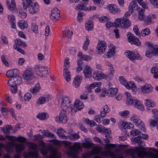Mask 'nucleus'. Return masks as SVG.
I'll return each instance as SVG.
<instances>
[{
	"instance_id": "nucleus-43",
	"label": "nucleus",
	"mask_w": 158,
	"mask_h": 158,
	"mask_svg": "<svg viewBox=\"0 0 158 158\" xmlns=\"http://www.w3.org/2000/svg\"><path fill=\"white\" fill-rule=\"evenodd\" d=\"M127 88H130L132 90H135L136 89V87L135 83L132 81L127 82V84L125 86Z\"/></svg>"
},
{
	"instance_id": "nucleus-36",
	"label": "nucleus",
	"mask_w": 158,
	"mask_h": 158,
	"mask_svg": "<svg viewBox=\"0 0 158 158\" xmlns=\"http://www.w3.org/2000/svg\"><path fill=\"white\" fill-rule=\"evenodd\" d=\"M27 154L28 156L33 158H37L38 156L37 150H34L33 151H30L28 152Z\"/></svg>"
},
{
	"instance_id": "nucleus-60",
	"label": "nucleus",
	"mask_w": 158,
	"mask_h": 158,
	"mask_svg": "<svg viewBox=\"0 0 158 158\" xmlns=\"http://www.w3.org/2000/svg\"><path fill=\"white\" fill-rule=\"evenodd\" d=\"M108 18L106 16H102L99 18V21L102 23H105L109 21Z\"/></svg>"
},
{
	"instance_id": "nucleus-15",
	"label": "nucleus",
	"mask_w": 158,
	"mask_h": 158,
	"mask_svg": "<svg viewBox=\"0 0 158 158\" xmlns=\"http://www.w3.org/2000/svg\"><path fill=\"white\" fill-rule=\"evenodd\" d=\"M67 110L62 109L59 116V121L62 123H65L67 121L68 118L66 116V111Z\"/></svg>"
},
{
	"instance_id": "nucleus-10",
	"label": "nucleus",
	"mask_w": 158,
	"mask_h": 158,
	"mask_svg": "<svg viewBox=\"0 0 158 158\" xmlns=\"http://www.w3.org/2000/svg\"><path fill=\"white\" fill-rule=\"evenodd\" d=\"M34 73L31 68L27 69L23 74V77L24 80L28 81L31 80L33 78Z\"/></svg>"
},
{
	"instance_id": "nucleus-26",
	"label": "nucleus",
	"mask_w": 158,
	"mask_h": 158,
	"mask_svg": "<svg viewBox=\"0 0 158 158\" xmlns=\"http://www.w3.org/2000/svg\"><path fill=\"white\" fill-rule=\"evenodd\" d=\"M115 48L113 47L111 49H110L108 52H106L104 55L105 58H110L112 56H113L115 53Z\"/></svg>"
},
{
	"instance_id": "nucleus-19",
	"label": "nucleus",
	"mask_w": 158,
	"mask_h": 158,
	"mask_svg": "<svg viewBox=\"0 0 158 158\" xmlns=\"http://www.w3.org/2000/svg\"><path fill=\"white\" fill-rule=\"evenodd\" d=\"M152 88L151 85L148 84H146L143 86L141 88L142 91L144 93H149L151 92Z\"/></svg>"
},
{
	"instance_id": "nucleus-4",
	"label": "nucleus",
	"mask_w": 158,
	"mask_h": 158,
	"mask_svg": "<svg viewBox=\"0 0 158 158\" xmlns=\"http://www.w3.org/2000/svg\"><path fill=\"white\" fill-rule=\"evenodd\" d=\"M21 82L22 78L20 77H14L9 80L7 84L8 86L12 88L10 89V91L12 93H15L17 92L18 89L17 86Z\"/></svg>"
},
{
	"instance_id": "nucleus-17",
	"label": "nucleus",
	"mask_w": 158,
	"mask_h": 158,
	"mask_svg": "<svg viewBox=\"0 0 158 158\" xmlns=\"http://www.w3.org/2000/svg\"><path fill=\"white\" fill-rule=\"evenodd\" d=\"M83 73L85 77L89 78L91 77L92 70L91 67L88 65H85L83 66Z\"/></svg>"
},
{
	"instance_id": "nucleus-45",
	"label": "nucleus",
	"mask_w": 158,
	"mask_h": 158,
	"mask_svg": "<svg viewBox=\"0 0 158 158\" xmlns=\"http://www.w3.org/2000/svg\"><path fill=\"white\" fill-rule=\"evenodd\" d=\"M89 44V41L88 38V36H87L86 37V40L85 43L84 44L83 48L85 51H86L88 49V47Z\"/></svg>"
},
{
	"instance_id": "nucleus-24",
	"label": "nucleus",
	"mask_w": 158,
	"mask_h": 158,
	"mask_svg": "<svg viewBox=\"0 0 158 158\" xmlns=\"http://www.w3.org/2000/svg\"><path fill=\"white\" fill-rule=\"evenodd\" d=\"M134 124L137 127H139L140 128L142 131H145L146 129L144 127L145 125L142 121L139 118Z\"/></svg>"
},
{
	"instance_id": "nucleus-39",
	"label": "nucleus",
	"mask_w": 158,
	"mask_h": 158,
	"mask_svg": "<svg viewBox=\"0 0 158 158\" xmlns=\"http://www.w3.org/2000/svg\"><path fill=\"white\" fill-rule=\"evenodd\" d=\"M144 9H141L139 10L138 14V18L139 20H143L145 18V15H144Z\"/></svg>"
},
{
	"instance_id": "nucleus-50",
	"label": "nucleus",
	"mask_w": 158,
	"mask_h": 158,
	"mask_svg": "<svg viewBox=\"0 0 158 158\" xmlns=\"http://www.w3.org/2000/svg\"><path fill=\"white\" fill-rule=\"evenodd\" d=\"M42 133L43 135L47 137H53L54 134L50 132L48 130H44L42 132Z\"/></svg>"
},
{
	"instance_id": "nucleus-49",
	"label": "nucleus",
	"mask_w": 158,
	"mask_h": 158,
	"mask_svg": "<svg viewBox=\"0 0 158 158\" xmlns=\"http://www.w3.org/2000/svg\"><path fill=\"white\" fill-rule=\"evenodd\" d=\"M158 124V117L155 118L154 119H151L150 121V124L151 126L153 127L156 126Z\"/></svg>"
},
{
	"instance_id": "nucleus-30",
	"label": "nucleus",
	"mask_w": 158,
	"mask_h": 158,
	"mask_svg": "<svg viewBox=\"0 0 158 158\" xmlns=\"http://www.w3.org/2000/svg\"><path fill=\"white\" fill-rule=\"evenodd\" d=\"M16 148V152L18 153H20L24 149V146L23 144L14 143Z\"/></svg>"
},
{
	"instance_id": "nucleus-23",
	"label": "nucleus",
	"mask_w": 158,
	"mask_h": 158,
	"mask_svg": "<svg viewBox=\"0 0 158 158\" xmlns=\"http://www.w3.org/2000/svg\"><path fill=\"white\" fill-rule=\"evenodd\" d=\"M101 155L104 157L110 156L112 158H114L116 157L115 154L112 152L110 150L104 151L102 152Z\"/></svg>"
},
{
	"instance_id": "nucleus-61",
	"label": "nucleus",
	"mask_w": 158,
	"mask_h": 158,
	"mask_svg": "<svg viewBox=\"0 0 158 158\" xmlns=\"http://www.w3.org/2000/svg\"><path fill=\"white\" fill-rule=\"evenodd\" d=\"M31 95L30 93H26L24 96V100L25 101H28L31 98Z\"/></svg>"
},
{
	"instance_id": "nucleus-31",
	"label": "nucleus",
	"mask_w": 158,
	"mask_h": 158,
	"mask_svg": "<svg viewBox=\"0 0 158 158\" xmlns=\"http://www.w3.org/2000/svg\"><path fill=\"white\" fill-rule=\"evenodd\" d=\"M12 128V127L11 125H7L4 127L1 128L2 131L5 134H9L10 133V130Z\"/></svg>"
},
{
	"instance_id": "nucleus-2",
	"label": "nucleus",
	"mask_w": 158,
	"mask_h": 158,
	"mask_svg": "<svg viewBox=\"0 0 158 158\" xmlns=\"http://www.w3.org/2000/svg\"><path fill=\"white\" fill-rule=\"evenodd\" d=\"M130 16V14L126 12L122 18H118L115 20V28L119 27L123 28H127L131 25V22L127 19Z\"/></svg>"
},
{
	"instance_id": "nucleus-28",
	"label": "nucleus",
	"mask_w": 158,
	"mask_h": 158,
	"mask_svg": "<svg viewBox=\"0 0 158 158\" xmlns=\"http://www.w3.org/2000/svg\"><path fill=\"white\" fill-rule=\"evenodd\" d=\"M18 24L19 27L22 30H23L28 27L27 22L24 20H20Z\"/></svg>"
},
{
	"instance_id": "nucleus-47",
	"label": "nucleus",
	"mask_w": 158,
	"mask_h": 158,
	"mask_svg": "<svg viewBox=\"0 0 158 158\" xmlns=\"http://www.w3.org/2000/svg\"><path fill=\"white\" fill-rule=\"evenodd\" d=\"M14 146V143L12 142H10L6 146L5 148L9 152H11L12 151V147Z\"/></svg>"
},
{
	"instance_id": "nucleus-59",
	"label": "nucleus",
	"mask_w": 158,
	"mask_h": 158,
	"mask_svg": "<svg viewBox=\"0 0 158 158\" xmlns=\"http://www.w3.org/2000/svg\"><path fill=\"white\" fill-rule=\"evenodd\" d=\"M91 59V57L87 55H83L81 57H80V60L87 61L90 60Z\"/></svg>"
},
{
	"instance_id": "nucleus-63",
	"label": "nucleus",
	"mask_w": 158,
	"mask_h": 158,
	"mask_svg": "<svg viewBox=\"0 0 158 158\" xmlns=\"http://www.w3.org/2000/svg\"><path fill=\"white\" fill-rule=\"evenodd\" d=\"M37 145L34 143H31L29 146V148L31 150H36Z\"/></svg>"
},
{
	"instance_id": "nucleus-40",
	"label": "nucleus",
	"mask_w": 158,
	"mask_h": 158,
	"mask_svg": "<svg viewBox=\"0 0 158 158\" xmlns=\"http://www.w3.org/2000/svg\"><path fill=\"white\" fill-rule=\"evenodd\" d=\"M150 33V31L149 29L148 28H146L143 29L140 32V36L144 37L146 35H149Z\"/></svg>"
},
{
	"instance_id": "nucleus-8",
	"label": "nucleus",
	"mask_w": 158,
	"mask_h": 158,
	"mask_svg": "<svg viewBox=\"0 0 158 158\" xmlns=\"http://www.w3.org/2000/svg\"><path fill=\"white\" fill-rule=\"evenodd\" d=\"M125 55L131 61L136 60H141L142 58L137 52L127 51L125 52Z\"/></svg>"
},
{
	"instance_id": "nucleus-18",
	"label": "nucleus",
	"mask_w": 158,
	"mask_h": 158,
	"mask_svg": "<svg viewBox=\"0 0 158 158\" xmlns=\"http://www.w3.org/2000/svg\"><path fill=\"white\" fill-rule=\"evenodd\" d=\"M19 74V71L16 69H11L7 72L6 76L8 77H19L17 76Z\"/></svg>"
},
{
	"instance_id": "nucleus-48",
	"label": "nucleus",
	"mask_w": 158,
	"mask_h": 158,
	"mask_svg": "<svg viewBox=\"0 0 158 158\" xmlns=\"http://www.w3.org/2000/svg\"><path fill=\"white\" fill-rule=\"evenodd\" d=\"M48 101L45 98L40 97L37 99V102L38 104H42Z\"/></svg>"
},
{
	"instance_id": "nucleus-14",
	"label": "nucleus",
	"mask_w": 158,
	"mask_h": 158,
	"mask_svg": "<svg viewBox=\"0 0 158 158\" xmlns=\"http://www.w3.org/2000/svg\"><path fill=\"white\" fill-rule=\"evenodd\" d=\"M60 11L57 8H54L51 11L50 18L52 20H58L60 17Z\"/></svg>"
},
{
	"instance_id": "nucleus-44",
	"label": "nucleus",
	"mask_w": 158,
	"mask_h": 158,
	"mask_svg": "<svg viewBox=\"0 0 158 158\" xmlns=\"http://www.w3.org/2000/svg\"><path fill=\"white\" fill-rule=\"evenodd\" d=\"M75 9L77 10H82L84 11H86L89 10L88 7H85V5L82 4L78 5L75 7Z\"/></svg>"
},
{
	"instance_id": "nucleus-27",
	"label": "nucleus",
	"mask_w": 158,
	"mask_h": 158,
	"mask_svg": "<svg viewBox=\"0 0 158 158\" xmlns=\"http://www.w3.org/2000/svg\"><path fill=\"white\" fill-rule=\"evenodd\" d=\"M23 1V8L24 9H26L27 8L32 5L34 4L33 3L32 0H22Z\"/></svg>"
},
{
	"instance_id": "nucleus-51",
	"label": "nucleus",
	"mask_w": 158,
	"mask_h": 158,
	"mask_svg": "<svg viewBox=\"0 0 158 158\" xmlns=\"http://www.w3.org/2000/svg\"><path fill=\"white\" fill-rule=\"evenodd\" d=\"M145 105L148 107H154L155 105L154 103L152 102H151L150 100L146 99L145 100Z\"/></svg>"
},
{
	"instance_id": "nucleus-42",
	"label": "nucleus",
	"mask_w": 158,
	"mask_h": 158,
	"mask_svg": "<svg viewBox=\"0 0 158 158\" xmlns=\"http://www.w3.org/2000/svg\"><path fill=\"white\" fill-rule=\"evenodd\" d=\"M1 60L2 63L5 66L7 67L9 66V63L5 55H2L1 56Z\"/></svg>"
},
{
	"instance_id": "nucleus-12",
	"label": "nucleus",
	"mask_w": 158,
	"mask_h": 158,
	"mask_svg": "<svg viewBox=\"0 0 158 158\" xmlns=\"http://www.w3.org/2000/svg\"><path fill=\"white\" fill-rule=\"evenodd\" d=\"M106 47V45L105 42L100 41L96 47L98 53L100 54L104 53L105 52Z\"/></svg>"
},
{
	"instance_id": "nucleus-52",
	"label": "nucleus",
	"mask_w": 158,
	"mask_h": 158,
	"mask_svg": "<svg viewBox=\"0 0 158 158\" xmlns=\"http://www.w3.org/2000/svg\"><path fill=\"white\" fill-rule=\"evenodd\" d=\"M73 32L70 30H67L63 34L64 37H66L68 38H70L72 35Z\"/></svg>"
},
{
	"instance_id": "nucleus-37",
	"label": "nucleus",
	"mask_w": 158,
	"mask_h": 158,
	"mask_svg": "<svg viewBox=\"0 0 158 158\" xmlns=\"http://www.w3.org/2000/svg\"><path fill=\"white\" fill-rule=\"evenodd\" d=\"M15 44L16 46L18 45L20 46L25 47L27 46L25 42L22 41L20 39H17L15 40Z\"/></svg>"
},
{
	"instance_id": "nucleus-64",
	"label": "nucleus",
	"mask_w": 158,
	"mask_h": 158,
	"mask_svg": "<svg viewBox=\"0 0 158 158\" xmlns=\"http://www.w3.org/2000/svg\"><path fill=\"white\" fill-rule=\"evenodd\" d=\"M129 114V111L128 110H124L119 112V115L122 117H125Z\"/></svg>"
},
{
	"instance_id": "nucleus-34",
	"label": "nucleus",
	"mask_w": 158,
	"mask_h": 158,
	"mask_svg": "<svg viewBox=\"0 0 158 158\" xmlns=\"http://www.w3.org/2000/svg\"><path fill=\"white\" fill-rule=\"evenodd\" d=\"M106 137H108L106 136ZM104 140L106 141V144L105 145L106 148L108 150L110 149L111 148H113L116 146V145L114 144H108L110 141L109 139L107 137L105 139H104Z\"/></svg>"
},
{
	"instance_id": "nucleus-5",
	"label": "nucleus",
	"mask_w": 158,
	"mask_h": 158,
	"mask_svg": "<svg viewBox=\"0 0 158 158\" xmlns=\"http://www.w3.org/2000/svg\"><path fill=\"white\" fill-rule=\"evenodd\" d=\"M71 101L68 96H64L62 98L61 108L62 109L70 110L71 112H75V107L73 105L71 106Z\"/></svg>"
},
{
	"instance_id": "nucleus-21",
	"label": "nucleus",
	"mask_w": 158,
	"mask_h": 158,
	"mask_svg": "<svg viewBox=\"0 0 158 158\" xmlns=\"http://www.w3.org/2000/svg\"><path fill=\"white\" fill-rule=\"evenodd\" d=\"M137 6V3L135 2H132L130 4L128 11L127 12H128V13L130 14V15L134 11V9H137L136 6Z\"/></svg>"
},
{
	"instance_id": "nucleus-58",
	"label": "nucleus",
	"mask_w": 158,
	"mask_h": 158,
	"mask_svg": "<svg viewBox=\"0 0 158 158\" xmlns=\"http://www.w3.org/2000/svg\"><path fill=\"white\" fill-rule=\"evenodd\" d=\"M46 114L45 113L38 114L36 116V117L40 119H45L46 117Z\"/></svg>"
},
{
	"instance_id": "nucleus-38",
	"label": "nucleus",
	"mask_w": 158,
	"mask_h": 158,
	"mask_svg": "<svg viewBox=\"0 0 158 158\" xmlns=\"http://www.w3.org/2000/svg\"><path fill=\"white\" fill-rule=\"evenodd\" d=\"M85 28L89 31H91L93 28V23L90 21L87 22L85 25Z\"/></svg>"
},
{
	"instance_id": "nucleus-22",
	"label": "nucleus",
	"mask_w": 158,
	"mask_h": 158,
	"mask_svg": "<svg viewBox=\"0 0 158 158\" xmlns=\"http://www.w3.org/2000/svg\"><path fill=\"white\" fill-rule=\"evenodd\" d=\"M68 69H64L63 72V77L67 82H69L71 79V73Z\"/></svg>"
},
{
	"instance_id": "nucleus-1",
	"label": "nucleus",
	"mask_w": 158,
	"mask_h": 158,
	"mask_svg": "<svg viewBox=\"0 0 158 158\" xmlns=\"http://www.w3.org/2000/svg\"><path fill=\"white\" fill-rule=\"evenodd\" d=\"M41 145L42 148L40 150L42 154L44 155H46L49 152L51 156L47 157V158H60L61 156L60 153L58 152L57 148L52 147H48L45 145L44 143L41 142Z\"/></svg>"
},
{
	"instance_id": "nucleus-6",
	"label": "nucleus",
	"mask_w": 158,
	"mask_h": 158,
	"mask_svg": "<svg viewBox=\"0 0 158 158\" xmlns=\"http://www.w3.org/2000/svg\"><path fill=\"white\" fill-rule=\"evenodd\" d=\"M69 149L67 154L70 156L76 157L78 151L81 150V147L79 143L76 142L73 145L70 146Z\"/></svg>"
},
{
	"instance_id": "nucleus-56",
	"label": "nucleus",
	"mask_w": 158,
	"mask_h": 158,
	"mask_svg": "<svg viewBox=\"0 0 158 158\" xmlns=\"http://www.w3.org/2000/svg\"><path fill=\"white\" fill-rule=\"evenodd\" d=\"M141 133V132L137 129L132 130L131 131V134L133 136L140 135Z\"/></svg>"
},
{
	"instance_id": "nucleus-11",
	"label": "nucleus",
	"mask_w": 158,
	"mask_h": 158,
	"mask_svg": "<svg viewBox=\"0 0 158 158\" xmlns=\"http://www.w3.org/2000/svg\"><path fill=\"white\" fill-rule=\"evenodd\" d=\"M92 76L93 78L96 80L108 78L107 76L100 71H94L93 73Z\"/></svg>"
},
{
	"instance_id": "nucleus-32",
	"label": "nucleus",
	"mask_w": 158,
	"mask_h": 158,
	"mask_svg": "<svg viewBox=\"0 0 158 158\" xmlns=\"http://www.w3.org/2000/svg\"><path fill=\"white\" fill-rule=\"evenodd\" d=\"M97 130L99 131L103 132L106 133L105 136H107V135H109L111 133L110 131H108L106 129H105L104 127H103L101 126H100L99 127H97Z\"/></svg>"
},
{
	"instance_id": "nucleus-62",
	"label": "nucleus",
	"mask_w": 158,
	"mask_h": 158,
	"mask_svg": "<svg viewBox=\"0 0 158 158\" xmlns=\"http://www.w3.org/2000/svg\"><path fill=\"white\" fill-rule=\"evenodd\" d=\"M119 82L123 85L125 86L127 84V82L125 79L123 77L121 76L119 77Z\"/></svg>"
},
{
	"instance_id": "nucleus-7",
	"label": "nucleus",
	"mask_w": 158,
	"mask_h": 158,
	"mask_svg": "<svg viewBox=\"0 0 158 158\" xmlns=\"http://www.w3.org/2000/svg\"><path fill=\"white\" fill-rule=\"evenodd\" d=\"M37 74L41 77H47L49 73V68L47 66L36 65L35 68Z\"/></svg>"
},
{
	"instance_id": "nucleus-53",
	"label": "nucleus",
	"mask_w": 158,
	"mask_h": 158,
	"mask_svg": "<svg viewBox=\"0 0 158 158\" xmlns=\"http://www.w3.org/2000/svg\"><path fill=\"white\" fill-rule=\"evenodd\" d=\"M84 16V13L79 11L77 13V19L79 22H81L83 20V17Z\"/></svg>"
},
{
	"instance_id": "nucleus-55",
	"label": "nucleus",
	"mask_w": 158,
	"mask_h": 158,
	"mask_svg": "<svg viewBox=\"0 0 158 158\" xmlns=\"http://www.w3.org/2000/svg\"><path fill=\"white\" fill-rule=\"evenodd\" d=\"M31 28L35 34L38 32V27L36 24L33 23L31 25Z\"/></svg>"
},
{
	"instance_id": "nucleus-35",
	"label": "nucleus",
	"mask_w": 158,
	"mask_h": 158,
	"mask_svg": "<svg viewBox=\"0 0 158 158\" xmlns=\"http://www.w3.org/2000/svg\"><path fill=\"white\" fill-rule=\"evenodd\" d=\"M118 91V89L117 88H110L109 89L108 93L110 96L111 97L115 95Z\"/></svg>"
},
{
	"instance_id": "nucleus-25",
	"label": "nucleus",
	"mask_w": 158,
	"mask_h": 158,
	"mask_svg": "<svg viewBox=\"0 0 158 158\" xmlns=\"http://www.w3.org/2000/svg\"><path fill=\"white\" fill-rule=\"evenodd\" d=\"M41 88L40 84L37 83L34 87H32L30 89V91L32 94H36L40 91Z\"/></svg>"
},
{
	"instance_id": "nucleus-29",
	"label": "nucleus",
	"mask_w": 158,
	"mask_h": 158,
	"mask_svg": "<svg viewBox=\"0 0 158 158\" xmlns=\"http://www.w3.org/2000/svg\"><path fill=\"white\" fill-rule=\"evenodd\" d=\"M74 106H73L74 107H75L76 112V109L75 108V107L78 109V110H81V109L83 108L84 106V104L82 102H81L80 100H77L74 102Z\"/></svg>"
},
{
	"instance_id": "nucleus-54",
	"label": "nucleus",
	"mask_w": 158,
	"mask_h": 158,
	"mask_svg": "<svg viewBox=\"0 0 158 158\" xmlns=\"http://www.w3.org/2000/svg\"><path fill=\"white\" fill-rule=\"evenodd\" d=\"M141 136H138L134 138L133 140V143H140L141 144L143 140H141Z\"/></svg>"
},
{
	"instance_id": "nucleus-20",
	"label": "nucleus",
	"mask_w": 158,
	"mask_h": 158,
	"mask_svg": "<svg viewBox=\"0 0 158 158\" xmlns=\"http://www.w3.org/2000/svg\"><path fill=\"white\" fill-rule=\"evenodd\" d=\"M29 8V12L31 14H35L38 10V6L36 4V3H34L33 5L28 7Z\"/></svg>"
},
{
	"instance_id": "nucleus-41",
	"label": "nucleus",
	"mask_w": 158,
	"mask_h": 158,
	"mask_svg": "<svg viewBox=\"0 0 158 158\" xmlns=\"http://www.w3.org/2000/svg\"><path fill=\"white\" fill-rule=\"evenodd\" d=\"M11 4H10V2L7 1L6 2V5L8 8L11 10L14 9V8L16 6V4L14 0H11Z\"/></svg>"
},
{
	"instance_id": "nucleus-13",
	"label": "nucleus",
	"mask_w": 158,
	"mask_h": 158,
	"mask_svg": "<svg viewBox=\"0 0 158 158\" xmlns=\"http://www.w3.org/2000/svg\"><path fill=\"white\" fill-rule=\"evenodd\" d=\"M107 9L110 12L114 15L118 14L121 12V10L114 4H111L108 5Z\"/></svg>"
},
{
	"instance_id": "nucleus-16",
	"label": "nucleus",
	"mask_w": 158,
	"mask_h": 158,
	"mask_svg": "<svg viewBox=\"0 0 158 158\" xmlns=\"http://www.w3.org/2000/svg\"><path fill=\"white\" fill-rule=\"evenodd\" d=\"M139 151H142V150H139L138 148L134 149H129L125 151L124 152L126 156H131L132 158H137L134 156V154L135 152H137V156H138V152Z\"/></svg>"
},
{
	"instance_id": "nucleus-57",
	"label": "nucleus",
	"mask_w": 158,
	"mask_h": 158,
	"mask_svg": "<svg viewBox=\"0 0 158 158\" xmlns=\"http://www.w3.org/2000/svg\"><path fill=\"white\" fill-rule=\"evenodd\" d=\"M19 16L21 18H25L27 16L26 13L23 12L22 9L19 10Z\"/></svg>"
},
{
	"instance_id": "nucleus-46",
	"label": "nucleus",
	"mask_w": 158,
	"mask_h": 158,
	"mask_svg": "<svg viewBox=\"0 0 158 158\" xmlns=\"http://www.w3.org/2000/svg\"><path fill=\"white\" fill-rule=\"evenodd\" d=\"M94 145V144L92 143L90 141H87L82 143V145L83 147L87 148H91Z\"/></svg>"
},
{
	"instance_id": "nucleus-33",
	"label": "nucleus",
	"mask_w": 158,
	"mask_h": 158,
	"mask_svg": "<svg viewBox=\"0 0 158 158\" xmlns=\"http://www.w3.org/2000/svg\"><path fill=\"white\" fill-rule=\"evenodd\" d=\"M82 78L81 76H76L74 78L73 84L76 87H77L81 83Z\"/></svg>"
},
{
	"instance_id": "nucleus-3",
	"label": "nucleus",
	"mask_w": 158,
	"mask_h": 158,
	"mask_svg": "<svg viewBox=\"0 0 158 158\" xmlns=\"http://www.w3.org/2000/svg\"><path fill=\"white\" fill-rule=\"evenodd\" d=\"M125 94L127 97L126 103L127 104L132 105L141 111L144 110V108L140 101L137 99H133V98L131 97L130 94L128 92H126Z\"/></svg>"
},
{
	"instance_id": "nucleus-9",
	"label": "nucleus",
	"mask_w": 158,
	"mask_h": 158,
	"mask_svg": "<svg viewBox=\"0 0 158 158\" xmlns=\"http://www.w3.org/2000/svg\"><path fill=\"white\" fill-rule=\"evenodd\" d=\"M127 37L128 41L131 44L135 45L137 46H139L141 45V41L138 38L135 36L134 35L131 33H127Z\"/></svg>"
}]
</instances>
